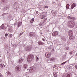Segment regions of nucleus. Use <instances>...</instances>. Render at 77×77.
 <instances>
[{"label": "nucleus", "mask_w": 77, "mask_h": 77, "mask_svg": "<svg viewBox=\"0 0 77 77\" xmlns=\"http://www.w3.org/2000/svg\"><path fill=\"white\" fill-rule=\"evenodd\" d=\"M73 51H71L70 52L69 54H72Z\"/></svg>", "instance_id": "29"}, {"label": "nucleus", "mask_w": 77, "mask_h": 77, "mask_svg": "<svg viewBox=\"0 0 77 77\" xmlns=\"http://www.w3.org/2000/svg\"><path fill=\"white\" fill-rule=\"evenodd\" d=\"M69 39L70 40H71V39H75V37H74V36H70Z\"/></svg>", "instance_id": "11"}, {"label": "nucleus", "mask_w": 77, "mask_h": 77, "mask_svg": "<svg viewBox=\"0 0 77 77\" xmlns=\"http://www.w3.org/2000/svg\"><path fill=\"white\" fill-rule=\"evenodd\" d=\"M47 20V18H45L43 20V21L45 22Z\"/></svg>", "instance_id": "25"}, {"label": "nucleus", "mask_w": 77, "mask_h": 77, "mask_svg": "<svg viewBox=\"0 0 77 77\" xmlns=\"http://www.w3.org/2000/svg\"><path fill=\"white\" fill-rule=\"evenodd\" d=\"M36 61H38V60H39V58L37 56H36Z\"/></svg>", "instance_id": "23"}, {"label": "nucleus", "mask_w": 77, "mask_h": 77, "mask_svg": "<svg viewBox=\"0 0 77 77\" xmlns=\"http://www.w3.org/2000/svg\"><path fill=\"white\" fill-rule=\"evenodd\" d=\"M42 41H45V39H44V38H42Z\"/></svg>", "instance_id": "38"}, {"label": "nucleus", "mask_w": 77, "mask_h": 77, "mask_svg": "<svg viewBox=\"0 0 77 77\" xmlns=\"http://www.w3.org/2000/svg\"><path fill=\"white\" fill-rule=\"evenodd\" d=\"M33 21H34V19L32 18L30 22L31 23H32L33 22Z\"/></svg>", "instance_id": "22"}, {"label": "nucleus", "mask_w": 77, "mask_h": 77, "mask_svg": "<svg viewBox=\"0 0 77 77\" xmlns=\"http://www.w3.org/2000/svg\"><path fill=\"white\" fill-rule=\"evenodd\" d=\"M12 34H10V37L11 38H12Z\"/></svg>", "instance_id": "34"}, {"label": "nucleus", "mask_w": 77, "mask_h": 77, "mask_svg": "<svg viewBox=\"0 0 77 77\" xmlns=\"http://www.w3.org/2000/svg\"><path fill=\"white\" fill-rule=\"evenodd\" d=\"M24 60V59L23 58H20L18 60L17 63H21L23 62V61Z\"/></svg>", "instance_id": "6"}, {"label": "nucleus", "mask_w": 77, "mask_h": 77, "mask_svg": "<svg viewBox=\"0 0 77 77\" xmlns=\"http://www.w3.org/2000/svg\"><path fill=\"white\" fill-rule=\"evenodd\" d=\"M76 6V5H75V3H73L71 5V9H73Z\"/></svg>", "instance_id": "7"}, {"label": "nucleus", "mask_w": 77, "mask_h": 77, "mask_svg": "<svg viewBox=\"0 0 77 77\" xmlns=\"http://www.w3.org/2000/svg\"><path fill=\"white\" fill-rule=\"evenodd\" d=\"M1 28L2 29H6V27L4 24L2 25V26H1Z\"/></svg>", "instance_id": "10"}, {"label": "nucleus", "mask_w": 77, "mask_h": 77, "mask_svg": "<svg viewBox=\"0 0 77 77\" xmlns=\"http://www.w3.org/2000/svg\"><path fill=\"white\" fill-rule=\"evenodd\" d=\"M51 54L50 52H47L45 53V56L48 59L50 58L51 57Z\"/></svg>", "instance_id": "2"}, {"label": "nucleus", "mask_w": 77, "mask_h": 77, "mask_svg": "<svg viewBox=\"0 0 77 77\" xmlns=\"http://www.w3.org/2000/svg\"><path fill=\"white\" fill-rule=\"evenodd\" d=\"M31 57L32 59H33L34 58V56L32 54L29 55L28 56L27 59V62H30L32 61V60H30V59H31Z\"/></svg>", "instance_id": "1"}, {"label": "nucleus", "mask_w": 77, "mask_h": 77, "mask_svg": "<svg viewBox=\"0 0 77 77\" xmlns=\"http://www.w3.org/2000/svg\"><path fill=\"white\" fill-rule=\"evenodd\" d=\"M36 13H37V14H38V11H36Z\"/></svg>", "instance_id": "39"}, {"label": "nucleus", "mask_w": 77, "mask_h": 77, "mask_svg": "<svg viewBox=\"0 0 77 77\" xmlns=\"http://www.w3.org/2000/svg\"><path fill=\"white\" fill-rule=\"evenodd\" d=\"M8 34L6 33V34H5V36H8Z\"/></svg>", "instance_id": "37"}, {"label": "nucleus", "mask_w": 77, "mask_h": 77, "mask_svg": "<svg viewBox=\"0 0 77 77\" xmlns=\"http://www.w3.org/2000/svg\"><path fill=\"white\" fill-rule=\"evenodd\" d=\"M52 35L53 36H55L58 35V32H53L52 33Z\"/></svg>", "instance_id": "8"}, {"label": "nucleus", "mask_w": 77, "mask_h": 77, "mask_svg": "<svg viewBox=\"0 0 77 77\" xmlns=\"http://www.w3.org/2000/svg\"><path fill=\"white\" fill-rule=\"evenodd\" d=\"M72 20L73 21H75V18L74 17H72Z\"/></svg>", "instance_id": "24"}, {"label": "nucleus", "mask_w": 77, "mask_h": 77, "mask_svg": "<svg viewBox=\"0 0 77 77\" xmlns=\"http://www.w3.org/2000/svg\"><path fill=\"white\" fill-rule=\"evenodd\" d=\"M23 67L24 68H27V65L26 64H24Z\"/></svg>", "instance_id": "21"}, {"label": "nucleus", "mask_w": 77, "mask_h": 77, "mask_svg": "<svg viewBox=\"0 0 77 77\" xmlns=\"http://www.w3.org/2000/svg\"><path fill=\"white\" fill-rule=\"evenodd\" d=\"M54 77H57V73H54Z\"/></svg>", "instance_id": "19"}, {"label": "nucleus", "mask_w": 77, "mask_h": 77, "mask_svg": "<svg viewBox=\"0 0 77 77\" xmlns=\"http://www.w3.org/2000/svg\"><path fill=\"white\" fill-rule=\"evenodd\" d=\"M7 75L8 76V75H11V73H10V72H9V71H8L7 72Z\"/></svg>", "instance_id": "17"}, {"label": "nucleus", "mask_w": 77, "mask_h": 77, "mask_svg": "<svg viewBox=\"0 0 77 77\" xmlns=\"http://www.w3.org/2000/svg\"><path fill=\"white\" fill-rule=\"evenodd\" d=\"M32 70H33V68H30L29 69V71L31 72L32 71H32Z\"/></svg>", "instance_id": "27"}, {"label": "nucleus", "mask_w": 77, "mask_h": 77, "mask_svg": "<svg viewBox=\"0 0 77 77\" xmlns=\"http://www.w3.org/2000/svg\"><path fill=\"white\" fill-rule=\"evenodd\" d=\"M38 44L39 45H43V44H44V43L43 42H41L40 41H39L38 42Z\"/></svg>", "instance_id": "13"}, {"label": "nucleus", "mask_w": 77, "mask_h": 77, "mask_svg": "<svg viewBox=\"0 0 77 77\" xmlns=\"http://www.w3.org/2000/svg\"><path fill=\"white\" fill-rule=\"evenodd\" d=\"M45 8H48V6H45L44 7Z\"/></svg>", "instance_id": "33"}, {"label": "nucleus", "mask_w": 77, "mask_h": 77, "mask_svg": "<svg viewBox=\"0 0 77 77\" xmlns=\"http://www.w3.org/2000/svg\"><path fill=\"white\" fill-rule=\"evenodd\" d=\"M0 66L1 68H3V67H5V65L3 64H2L0 65Z\"/></svg>", "instance_id": "18"}, {"label": "nucleus", "mask_w": 77, "mask_h": 77, "mask_svg": "<svg viewBox=\"0 0 77 77\" xmlns=\"http://www.w3.org/2000/svg\"><path fill=\"white\" fill-rule=\"evenodd\" d=\"M72 17H71L70 16H69L68 17V19H72Z\"/></svg>", "instance_id": "30"}, {"label": "nucleus", "mask_w": 77, "mask_h": 77, "mask_svg": "<svg viewBox=\"0 0 77 77\" xmlns=\"http://www.w3.org/2000/svg\"><path fill=\"white\" fill-rule=\"evenodd\" d=\"M55 59H54V58H53V57H52L50 59V60L51 61H53V60H55Z\"/></svg>", "instance_id": "20"}, {"label": "nucleus", "mask_w": 77, "mask_h": 77, "mask_svg": "<svg viewBox=\"0 0 77 77\" xmlns=\"http://www.w3.org/2000/svg\"><path fill=\"white\" fill-rule=\"evenodd\" d=\"M66 77H70V74L68 73L66 74Z\"/></svg>", "instance_id": "16"}, {"label": "nucleus", "mask_w": 77, "mask_h": 77, "mask_svg": "<svg viewBox=\"0 0 77 77\" xmlns=\"http://www.w3.org/2000/svg\"><path fill=\"white\" fill-rule=\"evenodd\" d=\"M66 62H67V61H66L65 62H63V63H62L60 64V65H64L65 64V63H66Z\"/></svg>", "instance_id": "26"}, {"label": "nucleus", "mask_w": 77, "mask_h": 77, "mask_svg": "<svg viewBox=\"0 0 77 77\" xmlns=\"http://www.w3.org/2000/svg\"><path fill=\"white\" fill-rule=\"evenodd\" d=\"M32 35V33L30 32L29 34V36H31Z\"/></svg>", "instance_id": "31"}, {"label": "nucleus", "mask_w": 77, "mask_h": 77, "mask_svg": "<svg viewBox=\"0 0 77 77\" xmlns=\"http://www.w3.org/2000/svg\"><path fill=\"white\" fill-rule=\"evenodd\" d=\"M45 15V13L43 12V13H42V14H41L40 16V17H43V16H44V15Z\"/></svg>", "instance_id": "12"}, {"label": "nucleus", "mask_w": 77, "mask_h": 77, "mask_svg": "<svg viewBox=\"0 0 77 77\" xmlns=\"http://www.w3.org/2000/svg\"><path fill=\"white\" fill-rule=\"evenodd\" d=\"M69 4H67L66 6V9H69Z\"/></svg>", "instance_id": "15"}, {"label": "nucleus", "mask_w": 77, "mask_h": 77, "mask_svg": "<svg viewBox=\"0 0 77 77\" xmlns=\"http://www.w3.org/2000/svg\"><path fill=\"white\" fill-rule=\"evenodd\" d=\"M70 74H71V73H69Z\"/></svg>", "instance_id": "42"}, {"label": "nucleus", "mask_w": 77, "mask_h": 77, "mask_svg": "<svg viewBox=\"0 0 77 77\" xmlns=\"http://www.w3.org/2000/svg\"><path fill=\"white\" fill-rule=\"evenodd\" d=\"M31 47H27L26 48V50L27 51H29L31 50Z\"/></svg>", "instance_id": "9"}, {"label": "nucleus", "mask_w": 77, "mask_h": 77, "mask_svg": "<svg viewBox=\"0 0 77 77\" xmlns=\"http://www.w3.org/2000/svg\"><path fill=\"white\" fill-rule=\"evenodd\" d=\"M76 55H77V54H76Z\"/></svg>", "instance_id": "43"}, {"label": "nucleus", "mask_w": 77, "mask_h": 77, "mask_svg": "<svg viewBox=\"0 0 77 77\" xmlns=\"http://www.w3.org/2000/svg\"><path fill=\"white\" fill-rule=\"evenodd\" d=\"M21 24H22V22H18V27H19L21 25Z\"/></svg>", "instance_id": "14"}, {"label": "nucleus", "mask_w": 77, "mask_h": 77, "mask_svg": "<svg viewBox=\"0 0 77 77\" xmlns=\"http://www.w3.org/2000/svg\"><path fill=\"white\" fill-rule=\"evenodd\" d=\"M75 68H76V69H77V65H75Z\"/></svg>", "instance_id": "36"}, {"label": "nucleus", "mask_w": 77, "mask_h": 77, "mask_svg": "<svg viewBox=\"0 0 77 77\" xmlns=\"http://www.w3.org/2000/svg\"><path fill=\"white\" fill-rule=\"evenodd\" d=\"M68 35L69 36H72L73 35V31L72 30H69L68 32Z\"/></svg>", "instance_id": "5"}, {"label": "nucleus", "mask_w": 77, "mask_h": 77, "mask_svg": "<svg viewBox=\"0 0 77 77\" xmlns=\"http://www.w3.org/2000/svg\"><path fill=\"white\" fill-rule=\"evenodd\" d=\"M21 69V67L20 66H16L15 68V70L16 71H18V72L20 71Z\"/></svg>", "instance_id": "4"}, {"label": "nucleus", "mask_w": 77, "mask_h": 77, "mask_svg": "<svg viewBox=\"0 0 77 77\" xmlns=\"http://www.w3.org/2000/svg\"><path fill=\"white\" fill-rule=\"evenodd\" d=\"M4 76L2 75V73H0V77H4Z\"/></svg>", "instance_id": "28"}, {"label": "nucleus", "mask_w": 77, "mask_h": 77, "mask_svg": "<svg viewBox=\"0 0 77 77\" xmlns=\"http://www.w3.org/2000/svg\"><path fill=\"white\" fill-rule=\"evenodd\" d=\"M6 14V13L4 14V15H5Z\"/></svg>", "instance_id": "40"}, {"label": "nucleus", "mask_w": 77, "mask_h": 77, "mask_svg": "<svg viewBox=\"0 0 77 77\" xmlns=\"http://www.w3.org/2000/svg\"><path fill=\"white\" fill-rule=\"evenodd\" d=\"M68 48H69V47H68Z\"/></svg>", "instance_id": "41"}, {"label": "nucleus", "mask_w": 77, "mask_h": 77, "mask_svg": "<svg viewBox=\"0 0 77 77\" xmlns=\"http://www.w3.org/2000/svg\"><path fill=\"white\" fill-rule=\"evenodd\" d=\"M45 17V16H44L42 18H41V19L42 20V19H44V18Z\"/></svg>", "instance_id": "35"}, {"label": "nucleus", "mask_w": 77, "mask_h": 77, "mask_svg": "<svg viewBox=\"0 0 77 77\" xmlns=\"http://www.w3.org/2000/svg\"><path fill=\"white\" fill-rule=\"evenodd\" d=\"M23 32L21 33L19 35L20 36H21V35H23Z\"/></svg>", "instance_id": "32"}, {"label": "nucleus", "mask_w": 77, "mask_h": 77, "mask_svg": "<svg viewBox=\"0 0 77 77\" xmlns=\"http://www.w3.org/2000/svg\"><path fill=\"white\" fill-rule=\"evenodd\" d=\"M71 23V24L72 25H71L70 26V27L71 28H73L74 27V26H75V22H74L73 21H71V20H69L68 21V24H69V23Z\"/></svg>", "instance_id": "3"}]
</instances>
